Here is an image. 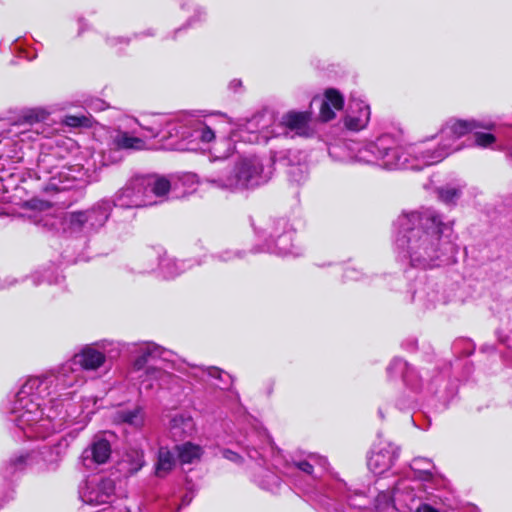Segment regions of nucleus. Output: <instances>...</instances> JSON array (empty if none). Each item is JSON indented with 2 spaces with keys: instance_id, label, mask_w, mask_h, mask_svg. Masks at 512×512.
Returning a JSON list of instances; mask_svg holds the SVG:
<instances>
[{
  "instance_id": "f257e3e1",
  "label": "nucleus",
  "mask_w": 512,
  "mask_h": 512,
  "mask_svg": "<svg viewBox=\"0 0 512 512\" xmlns=\"http://www.w3.org/2000/svg\"><path fill=\"white\" fill-rule=\"evenodd\" d=\"M119 342L101 340L83 346L55 372L28 378L7 407L9 420L28 439H45L74 422L72 406L63 410L64 401L74 394L70 390L83 382V371H96L106 358L120 355Z\"/></svg>"
},
{
  "instance_id": "f03ea898",
  "label": "nucleus",
  "mask_w": 512,
  "mask_h": 512,
  "mask_svg": "<svg viewBox=\"0 0 512 512\" xmlns=\"http://www.w3.org/2000/svg\"><path fill=\"white\" fill-rule=\"evenodd\" d=\"M139 131L120 132L116 143L123 149L142 150L146 147L145 139L180 138L211 145L212 161H223L232 155L233 140L227 137L230 125L227 115L215 112L204 114L203 111L182 112L178 115L151 114L140 119H129Z\"/></svg>"
},
{
  "instance_id": "7ed1b4c3",
  "label": "nucleus",
  "mask_w": 512,
  "mask_h": 512,
  "mask_svg": "<svg viewBox=\"0 0 512 512\" xmlns=\"http://www.w3.org/2000/svg\"><path fill=\"white\" fill-rule=\"evenodd\" d=\"M395 252L402 263L427 269L448 263L455 255L448 240L452 223L433 208L401 213L395 221Z\"/></svg>"
},
{
  "instance_id": "20e7f679",
  "label": "nucleus",
  "mask_w": 512,
  "mask_h": 512,
  "mask_svg": "<svg viewBox=\"0 0 512 512\" xmlns=\"http://www.w3.org/2000/svg\"><path fill=\"white\" fill-rule=\"evenodd\" d=\"M379 490L371 501L365 492L352 489L340 480L334 479L325 489V494L318 500L327 510L335 512H356L374 509L376 512H411L419 508L424 498V490L419 480L410 477L397 479L391 488L380 490L383 485L376 482Z\"/></svg>"
},
{
  "instance_id": "39448f33",
  "label": "nucleus",
  "mask_w": 512,
  "mask_h": 512,
  "mask_svg": "<svg viewBox=\"0 0 512 512\" xmlns=\"http://www.w3.org/2000/svg\"><path fill=\"white\" fill-rule=\"evenodd\" d=\"M385 138H388L389 148L382 163L384 170L387 171H419L440 163L451 153L460 150L459 146H454L450 142L444 143L439 138V134L409 144H400L392 134L385 133Z\"/></svg>"
},
{
  "instance_id": "423d86ee",
  "label": "nucleus",
  "mask_w": 512,
  "mask_h": 512,
  "mask_svg": "<svg viewBox=\"0 0 512 512\" xmlns=\"http://www.w3.org/2000/svg\"><path fill=\"white\" fill-rule=\"evenodd\" d=\"M171 189L168 178L159 174L135 175L112 197L113 208H142L156 205L166 199Z\"/></svg>"
},
{
  "instance_id": "0eeeda50",
  "label": "nucleus",
  "mask_w": 512,
  "mask_h": 512,
  "mask_svg": "<svg viewBox=\"0 0 512 512\" xmlns=\"http://www.w3.org/2000/svg\"><path fill=\"white\" fill-rule=\"evenodd\" d=\"M268 179L260 158L256 156L241 158L233 169L213 170L205 176V181L213 187L228 191L253 188Z\"/></svg>"
},
{
  "instance_id": "6e6552de",
  "label": "nucleus",
  "mask_w": 512,
  "mask_h": 512,
  "mask_svg": "<svg viewBox=\"0 0 512 512\" xmlns=\"http://www.w3.org/2000/svg\"><path fill=\"white\" fill-rule=\"evenodd\" d=\"M385 133L373 140L343 141L331 144L328 154L333 161L340 163H361L384 169V161L389 142Z\"/></svg>"
},
{
  "instance_id": "1a4fd4ad",
  "label": "nucleus",
  "mask_w": 512,
  "mask_h": 512,
  "mask_svg": "<svg viewBox=\"0 0 512 512\" xmlns=\"http://www.w3.org/2000/svg\"><path fill=\"white\" fill-rule=\"evenodd\" d=\"M121 351H127L132 357L133 372L139 373L141 387L145 389L153 388V382L160 380L165 376V372L154 366H147L150 362L156 360L168 361L171 352L150 341L140 343L121 344Z\"/></svg>"
},
{
  "instance_id": "9d476101",
  "label": "nucleus",
  "mask_w": 512,
  "mask_h": 512,
  "mask_svg": "<svg viewBox=\"0 0 512 512\" xmlns=\"http://www.w3.org/2000/svg\"><path fill=\"white\" fill-rule=\"evenodd\" d=\"M68 447L65 438H60L50 445H43L38 450L21 452L10 458L5 467L4 476L11 477L27 467L38 466L39 470H55L63 459Z\"/></svg>"
},
{
  "instance_id": "9b49d317",
  "label": "nucleus",
  "mask_w": 512,
  "mask_h": 512,
  "mask_svg": "<svg viewBox=\"0 0 512 512\" xmlns=\"http://www.w3.org/2000/svg\"><path fill=\"white\" fill-rule=\"evenodd\" d=\"M112 210L113 203L110 199H100L85 210L69 213L66 218L68 228L71 232L85 237L94 235L105 226Z\"/></svg>"
},
{
  "instance_id": "f8f14e48",
  "label": "nucleus",
  "mask_w": 512,
  "mask_h": 512,
  "mask_svg": "<svg viewBox=\"0 0 512 512\" xmlns=\"http://www.w3.org/2000/svg\"><path fill=\"white\" fill-rule=\"evenodd\" d=\"M257 234L264 241L265 251L279 256L299 255L293 244L295 231L288 220L284 218L270 220L257 231Z\"/></svg>"
},
{
  "instance_id": "ddd939ff",
  "label": "nucleus",
  "mask_w": 512,
  "mask_h": 512,
  "mask_svg": "<svg viewBox=\"0 0 512 512\" xmlns=\"http://www.w3.org/2000/svg\"><path fill=\"white\" fill-rule=\"evenodd\" d=\"M242 445L252 460L266 462V459L271 457L273 466L278 468L281 458L280 451L277 450L267 430L262 426H255L247 434Z\"/></svg>"
},
{
  "instance_id": "4468645a",
  "label": "nucleus",
  "mask_w": 512,
  "mask_h": 512,
  "mask_svg": "<svg viewBox=\"0 0 512 512\" xmlns=\"http://www.w3.org/2000/svg\"><path fill=\"white\" fill-rule=\"evenodd\" d=\"M115 483L110 478L92 477L85 480L79 488V497L88 505L111 503L114 498Z\"/></svg>"
},
{
  "instance_id": "2eb2a0df",
  "label": "nucleus",
  "mask_w": 512,
  "mask_h": 512,
  "mask_svg": "<svg viewBox=\"0 0 512 512\" xmlns=\"http://www.w3.org/2000/svg\"><path fill=\"white\" fill-rule=\"evenodd\" d=\"M495 124L491 121H477V120H457L451 119L445 123V125L439 131V138L444 143H452L454 146L460 145L456 144V140L465 136L466 134L476 130H492L494 129Z\"/></svg>"
},
{
  "instance_id": "dca6fc26",
  "label": "nucleus",
  "mask_w": 512,
  "mask_h": 512,
  "mask_svg": "<svg viewBox=\"0 0 512 512\" xmlns=\"http://www.w3.org/2000/svg\"><path fill=\"white\" fill-rule=\"evenodd\" d=\"M387 374L389 377L401 376L403 383L411 391L418 393L425 387L428 392L434 393L436 390L433 388L432 383L424 384L422 375L414 367H411L406 361L401 358H394L387 367Z\"/></svg>"
},
{
  "instance_id": "f3484780",
  "label": "nucleus",
  "mask_w": 512,
  "mask_h": 512,
  "mask_svg": "<svg viewBox=\"0 0 512 512\" xmlns=\"http://www.w3.org/2000/svg\"><path fill=\"white\" fill-rule=\"evenodd\" d=\"M142 260L147 262V265L141 269V272H152L158 268L164 277L172 278L183 271L184 262L162 255L161 249H147L142 255Z\"/></svg>"
},
{
  "instance_id": "a211bd4d",
  "label": "nucleus",
  "mask_w": 512,
  "mask_h": 512,
  "mask_svg": "<svg viewBox=\"0 0 512 512\" xmlns=\"http://www.w3.org/2000/svg\"><path fill=\"white\" fill-rule=\"evenodd\" d=\"M399 457V448L390 442H380L374 446L369 458L368 468L376 475H381L391 468Z\"/></svg>"
},
{
  "instance_id": "6ab92c4d",
  "label": "nucleus",
  "mask_w": 512,
  "mask_h": 512,
  "mask_svg": "<svg viewBox=\"0 0 512 512\" xmlns=\"http://www.w3.org/2000/svg\"><path fill=\"white\" fill-rule=\"evenodd\" d=\"M370 116V106L362 98H350L344 119L345 127L351 131H361L367 127Z\"/></svg>"
},
{
  "instance_id": "aec40b11",
  "label": "nucleus",
  "mask_w": 512,
  "mask_h": 512,
  "mask_svg": "<svg viewBox=\"0 0 512 512\" xmlns=\"http://www.w3.org/2000/svg\"><path fill=\"white\" fill-rule=\"evenodd\" d=\"M57 159L55 155L49 153H41L38 157L37 168L39 173L52 174L49 178L47 185L45 186V191H64L71 187L69 184V180L65 181L61 180L62 172H55L58 168L56 165Z\"/></svg>"
},
{
  "instance_id": "412c9836",
  "label": "nucleus",
  "mask_w": 512,
  "mask_h": 512,
  "mask_svg": "<svg viewBox=\"0 0 512 512\" xmlns=\"http://www.w3.org/2000/svg\"><path fill=\"white\" fill-rule=\"evenodd\" d=\"M412 301L421 308H434L438 303H444L445 297L440 291L437 283L433 281H419L412 293Z\"/></svg>"
},
{
  "instance_id": "4be33fe9",
  "label": "nucleus",
  "mask_w": 512,
  "mask_h": 512,
  "mask_svg": "<svg viewBox=\"0 0 512 512\" xmlns=\"http://www.w3.org/2000/svg\"><path fill=\"white\" fill-rule=\"evenodd\" d=\"M281 122L289 131L301 137H312L315 133L309 112L289 111L283 115Z\"/></svg>"
},
{
  "instance_id": "5701e85b",
  "label": "nucleus",
  "mask_w": 512,
  "mask_h": 512,
  "mask_svg": "<svg viewBox=\"0 0 512 512\" xmlns=\"http://www.w3.org/2000/svg\"><path fill=\"white\" fill-rule=\"evenodd\" d=\"M111 456V445L102 437H95L91 444L82 452L83 464L91 468L93 464H104Z\"/></svg>"
},
{
  "instance_id": "b1692460",
  "label": "nucleus",
  "mask_w": 512,
  "mask_h": 512,
  "mask_svg": "<svg viewBox=\"0 0 512 512\" xmlns=\"http://www.w3.org/2000/svg\"><path fill=\"white\" fill-rule=\"evenodd\" d=\"M267 123L264 114L254 115L239 130V137L249 143H265L268 140Z\"/></svg>"
},
{
  "instance_id": "393cba45",
  "label": "nucleus",
  "mask_w": 512,
  "mask_h": 512,
  "mask_svg": "<svg viewBox=\"0 0 512 512\" xmlns=\"http://www.w3.org/2000/svg\"><path fill=\"white\" fill-rule=\"evenodd\" d=\"M327 468V460L324 457L309 455L304 460L293 461L291 464L287 463L286 471L283 473L286 475H294L297 472L304 473L307 476L313 477L314 474L320 471H324Z\"/></svg>"
},
{
  "instance_id": "a878e982",
  "label": "nucleus",
  "mask_w": 512,
  "mask_h": 512,
  "mask_svg": "<svg viewBox=\"0 0 512 512\" xmlns=\"http://www.w3.org/2000/svg\"><path fill=\"white\" fill-rule=\"evenodd\" d=\"M168 430L174 440H182L193 434L195 423L189 414L176 413L170 417Z\"/></svg>"
},
{
  "instance_id": "bb28decb",
  "label": "nucleus",
  "mask_w": 512,
  "mask_h": 512,
  "mask_svg": "<svg viewBox=\"0 0 512 512\" xmlns=\"http://www.w3.org/2000/svg\"><path fill=\"white\" fill-rule=\"evenodd\" d=\"M188 375L197 379L198 381L203 382H207L210 379H216L219 381V383H214V385L219 387L221 383H223L224 385H228L230 379V376L226 372L214 366H190Z\"/></svg>"
},
{
  "instance_id": "cd10ccee",
  "label": "nucleus",
  "mask_w": 512,
  "mask_h": 512,
  "mask_svg": "<svg viewBox=\"0 0 512 512\" xmlns=\"http://www.w3.org/2000/svg\"><path fill=\"white\" fill-rule=\"evenodd\" d=\"M114 422L127 425L133 429H141L145 423V413L142 407L133 409L121 408L114 413Z\"/></svg>"
},
{
  "instance_id": "c85d7f7f",
  "label": "nucleus",
  "mask_w": 512,
  "mask_h": 512,
  "mask_svg": "<svg viewBox=\"0 0 512 512\" xmlns=\"http://www.w3.org/2000/svg\"><path fill=\"white\" fill-rule=\"evenodd\" d=\"M144 453L139 449H130L123 456L120 466L127 475L137 473L144 466Z\"/></svg>"
},
{
  "instance_id": "c756f323",
  "label": "nucleus",
  "mask_w": 512,
  "mask_h": 512,
  "mask_svg": "<svg viewBox=\"0 0 512 512\" xmlns=\"http://www.w3.org/2000/svg\"><path fill=\"white\" fill-rule=\"evenodd\" d=\"M255 481L262 489L272 493L278 492L282 485L280 477L268 468H261L255 476Z\"/></svg>"
},
{
  "instance_id": "7c9ffc66",
  "label": "nucleus",
  "mask_w": 512,
  "mask_h": 512,
  "mask_svg": "<svg viewBox=\"0 0 512 512\" xmlns=\"http://www.w3.org/2000/svg\"><path fill=\"white\" fill-rule=\"evenodd\" d=\"M175 466L174 454L167 447H160L155 464V474L158 477L166 476Z\"/></svg>"
},
{
  "instance_id": "2f4dec72",
  "label": "nucleus",
  "mask_w": 512,
  "mask_h": 512,
  "mask_svg": "<svg viewBox=\"0 0 512 512\" xmlns=\"http://www.w3.org/2000/svg\"><path fill=\"white\" fill-rule=\"evenodd\" d=\"M410 468L416 477L415 479L421 482L429 481L432 478L435 466L430 459L417 457L412 460Z\"/></svg>"
},
{
  "instance_id": "473e14b6",
  "label": "nucleus",
  "mask_w": 512,
  "mask_h": 512,
  "mask_svg": "<svg viewBox=\"0 0 512 512\" xmlns=\"http://www.w3.org/2000/svg\"><path fill=\"white\" fill-rule=\"evenodd\" d=\"M179 461L183 464H191L198 461L202 455V448L191 442L176 446Z\"/></svg>"
},
{
  "instance_id": "72a5a7b5",
  "label": "nucleus",
  "mask_w": 512,
  "mask_h": 512,
  "mask_svg": "<svg viewBox=\"0 0 512 512\" xmlns=\"http://www.w3.org/2000/svg\"><path fill=\"white\" fill-rule=\"evenodd\" d=\"M344 106V98H322L320 105V118L322 121H330L335 117V111Z\"/></svg>"
},
{
  "instance_id": "f704fd0d",
  "label": "nucleus",
  "mask_w": 512,
  "mask_h": 512,
  "mask_svg": "<svg viewBox=\"0 0 512 512\" xmlns=\"http://www.w3.org/2000/svg\"><path fill=\"white\" fill-rule=\"evenodd\" d=\"M50 116V111L43 107H34L25 109L21 112V119L24 123L33 125L35 123L44 122Z\"/></svg>"
},
{
  "instance_id": "c9c22d12",
  "label": "nucleus",
  "mask_w": 512,
  "mask_h": 512,
  "mask_svg": "<svg viewBox=\"0 0 512 512\" xmlns=\"http://www.w3.org/2000/svg\"><path fill=\"white\" fill-rule=\"evenodd\" d=\"M290 181L301 184L305 182L309 175L308 166L306 163H298L290 165L288 171Z\"/></svg>"
},
{
  "instance_id": "e433bc0d",
  "label": "nucleus",
  "mask_w": 512,
  "mask_h": 512,
  "mask_svg": "<svg viewBox=\"0 0 512 512\" xmlns=\"http://www.w3.org/2000/svg\"><path fill=\"white\" fill-rule=\"evenodd\" d=\"M245 251L225 249L216 254L211 255V258L222 263H232L236 260L243 259Z\"/></svg>"
},
{
  "instance_id": "4c0bfd02",
  "label": "nucleus",
  "mask_w": 512,
  "mask_h": 512,
  "mask_svg": "<svg viewBox=\"0 0 512 512\" xmlns=\"http://www.w3.org/2000/svg\"><path fill=\"white\" fill-rule=\"evenodd\" d=\"M461 195L459 188L447 185L438 189L439 199L446 204L455 203Z\"/></svg>"
},
{
  "instance_id": "58836bf2",
  "label": "nucleus",
  "mask_w": 512,
  "mask_h": 512,
  "mask_svg": "<svg viewBox=\"0 0 512 512\" xmlns=\"http://www.w3.org/2000/svg\"><path fill=\"white\" fill-rule=\"evenodd\" d=\"M63 122L70 127H89L91 119L86 115H67Z\"/></svg>"
},
{
  "instance_id": "ea45409f",
  "label": "nucleus",
  "mask_w": 512,
  "mask_h": 512,
  "mask_svg": "<svg viewBox=\"0 0 512 512\" xmlns=\"http://www.w3.org/2000/svg\"><path fill=\"white\" fill-rule=\"evenodd\" d=\"M481 129L474 130V139L477 146L486 148L495 142V137L491 133H484Z\"/></svg>"
},
{
  "instance_id": "a19ab883",
  "label": "nucleus",
  "mask_w": 512,
  "mask_h": 512,
  "mask_svg": "<svg viewBox=\"0 0 512 512\" xmlns=\"http://www.w3.org/2000/svg\"><path fill=\"white\" fill-rule=\"evenodd\" d=\"M344 277L347 280H355L356 281V280H359L361 278V273L357 269H355V268L348 267L345 270Z\"/></svg>"
},
{
  "instance_id": "79ce46f5",
  "label": "nucleus",
  "mask_w": 512,
  "mask_h": 512,
  "mask_svg": "<svg viewBox=\"0 0 512 512\" xmlns=\"http://www.w3.org/2000/svg\"><path fill=\"white\" fill-rule=\"evenodd\" d=\"M223 457L233 462H238L241 459L239 454L228 449L223 451Z\"/></svg>"
},
{
  "instance_id": "37998d69",
  "label": "nucleus",
  "mask_w": 512,
  "mask_h": 512,
  "mask_svg": "<svg viewBox=\"0 0 512 512\" xmlns=\"http://www.w3.org/2000/svg\"><path fill=\"white\" fill-rule=\"evenodd\" d=\"M29 205L34 209H40L43 210L44 208L48 207V204L46 202L32 200L29 202Z\"/></svg>"
},
{
  "instance_id": "c03bdc74",
  "label": "nucleus",
  "mask_w": 512,
  "mask_h": 512,
  "mask_svg": "<svg viewBox=\"0 0 512 512\" xmlns=\"http://www.w3.org/2000/svg\"><path fill=\"white\" fill-rule=\"evenodd\" d=\"M415 510H416V512H439L432 506L426 505V504L422 505L421 503L419 505V508H415Z\"/></svg>"
},
{
  "instance_id": "a18cd8bd",
  "label": "nucleus",
  "mask_w": 512,
  "mask_h": 512,
  "mask_svg": "<svg viewBox=\"0 0 512 512\" xmlns=\"http://www.w3.org/2000/svg\"><path fill=\"white\" fill-rule=\"evenodd\" d=\"M324 96L330 97V96H341V95L337 90L330 88L325 91Z\"/></svg>"
},
{
  "instance_id": "49530a36",
  "label": "nucleus",
  "mask_w": 512,
  "mask_h": 512,
  "mask_svg": "<svg viewBox=\"0 0 512 512\" xmlns=\"http://www.w3.org/2000/svg\"><path fill=\"white\" fill-rule=\"evenodd\" d=\"M8 187L4 183V179L0 177V191H7Z\"/></svg>"
},
{
  "instance_id": "de8ad7c7",
  "label": "nucleus",
  "mask_w": 512,
  "mask_h": 512,
  "mask_svg": "<svg viewBox=\"0 0 512 512\" xmlns=\"http://www.w3.org/2000/svg\"><path fill=\"white\" fill-rule=\"evenodd\" d=\"M87 421H88V420H87V415H86V416H84V417L79 421L80 423H83V425L81 426V428H80V429H82V428L84 427V425H86Z\"/></svg>"
},
{
  "instance_id": "09e8293b",
  "label": "nucleus",
  "mask_w": 512,
  "mask_h": 512,
  "mask_svg": "<svg viewBox=\"0 0 512 512\" xmlns=\"http://www.w3.org/2000/svg\"><path fill=\"white\" fill-rule=\"evenodd\" d=\"M97 100L99 101V106H98V108H99V109H103V107H102L103 102H102V101H100V98H97Z\"/></svg>"
}]
</instances>
